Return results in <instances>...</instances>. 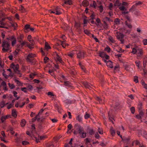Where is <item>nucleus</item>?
Masks as SVG:
<instances>
[{
    "label": "nucleus",
    "instance_id": "1",
    "mask_svg": "<svg viewBox=\"0 0 147 147\" xmlns=\"http://www.w3.org/2000/svg\"><path fill=\"white\" fill-rule=\"evenodd\" d=\"M36 57V55L35 54L29 53L27 56L26 60L27 62L35 64L36 62V59L34 58Z\"/></svg>",
    "mask_w": 147,
    "mask_h": 147
},
{
    "label": "nucleus",
    "instance_id": "2",
    "mask_svg": "<svg viewBox=\"0 0 147 147\" xmlns=\"http://www.w3.org/2000/svg\"><path fill=\"white\" fill-rule=\"evenodd\" d=\"M74 129H75V130L74 131V134L77 135L78 134L81 135V132L83 131V129L81 126L78 123L75 124L74 126Z\"/></svg>",
    "mask_w": 147,
    "mask_h": 147
},
{
    "label": "nucleus",
    "instance_id": "3",
    "mask_svg": "<svg viewBox=\"0 0 147 147\" xmlns=\"http://www.w3.org/2000/svg\"><path fill=\"white\" fill-rule=\"evenodd\" d=\"M2 46L3 47L2 50L3 52L8 51L9 50L10 44L8 42L4 40L2 41Z\"/></svg>",
    "mask_w": 147,
    "mask_h": 147
},
{
    "label": "nucleus",
    "instance_id": "4",
    "mask_svg": "<svg viewBox=\"0 0 147 147\" xmlns=\"http://www.w3.org/2000/svg\"><path fill=\"white\" fill-rule=\"evenodd\" d=\"M10 67L13 69V71L15 73H19V72H20V71L19 70L20 66L18 64L15 65L14 63L13 62L10 65Z\"/></svg>",
    "mask_w": 147,
    "mask_h": 147
},
{
    "label": "nucleus",
    "instance_id": "5",
    "mask_svg": "<svg viewBox=\"0 0 147 147\" xmlns=\"http://www.w3.org/2000/svg\"><path fill=\"white\" fill-rule=\"evenodd\" d=\"M117 38L121 42V44H123L124 41V40L123 39L124 35L119 32H117Z\"/></svg>",
    "mask_w": 147,
    "mask_h": 147
},
{
    "label": "nucleus",
    "instance_id": "6",
    "mask_svg": "<svg viewBox=\"0 0 147 147\" xmlns=\"http://www.w3.org/2000/svg\"><path fill=\"white\" fill-rule=\"evenodd\" d=\"M131 139V138L129 136H128V137H123V141L124 144L126 146L125 147H128L130 143V140Z\"/></svg>",
    "mask_w": 147,
    "mask_h": 147
},
{
    "label": "nucleus",
    "instance_id": "7",
    "mask_svg": "<svg viewBox=\"0 0 147 147\" xmlns=\"http://www.w3.org/2000/svg\"><path fill=\"white\" fill-rule=\"evenodd\" d=\"M54 60L56 61H59L62 65H63L64 63L62 60L61 58L57 54H56V56H55L54 57Z\"/></svg>",
    "mask_w": 147,
    "mask_h": 147
},
{
    "label": "nucleus",
    "instance_id": "8",
    "mask_svg": "<svg viewBox=\"0 0 147 147\" xmlns=\"http://www.w3.org/2000/svg\"><path fill=\"white\" fill-rule=\"evenodd\" d=\"M108 21L109 22H113V21L110 18L107 17H105V18L103 19L102 21L103 22L105 26V27H106L107 28H108V25L106 22V21Z\"/></svg>",
    "mask_w": 147,
    "mask_h": 147
},
{
    "label": "nucleus",
    "instance_id": "9",
    "mask_svg": "<svg viewBox=\"0 0 147 147\" xmlns=\"http://www.w3.org/2000/svg\"><path fill=\"white\" fill-rule=\"evenodd\" d=\"M9 40L12 41V46H14L16 42V40L15 36L13 35L11 36H9Z\"/></svg>",
    "mask_w": 147,
    "mask_h": 147
},
{
    "label": "nucleus",
    "instance_id": "10",
    "mask_svg": "<svg viewBox=\"0 0 147 147\" xmlns=\"http://www.w3.org/2000/svg\"><path fill=\"white\" fill-rule=\"evenodd\" d=\"M85 53L83 51H79L77 54V57L78 58L80 59L82 57H84Z\"/></svg>",
    "mask_w": 147,
    "mask_h": 147
},
{
    "label": "nucleus",
    "instance_id": "11",
    "mask_svg": "<svg viewBox=\"0 0 147 147\" xmlns=\"http://www.w3.org/2000/svg\"><path fill=\"white\" fill-rule=\"evenodd\" d=\"M82 84L86 88H88L90 90V88H92L91 86H92V85L91 84L90 85L86 81L83 82Z\"/></svg>",
    "mask_w": 147,
    "mask_h": 147
},
{
    "label": "nucleus",
    "instance_id": "12",
    "mask_svg": "<svg viewBox=\"0 0 147 147\" xmlns=\"http://www.w3.org/2000/svg\"><path fill=\"white\" fill-rule=\"evenodd\" d=\"M24 38V35L23 34H20V36H18L17 38L18 42L20 43L22 42Z\"/></svg>",
    "mask_w": 147,
    "mask_h": 147
},
{
    "label": "nucleus",
    "instance_id": "13",
    "mask_svg": "<svg viewBox=\"0 0 147 147\" xmlns=\"http://www.w3.org/2000/svg\"><path fill=\"white\" fill-rule=\"evenodd\" d=\"M138 51V56L139 57H141L143 55V50L142 49L138 48L137 49Z\"/></svg>",
    "mask_w": 147,
    "mask_h": 147
},
{
    "label": "nucleus",
    "instance_id": "14",
    "mask_svg": "<svg viewBox=\"0 0 147 147\" xmlns=\"http://www.w3.org/2000/svg\"><path fill=\"white\" fill-rule=\"evenodd\" d=\"M54 11H55V13L56 15H59L61 14L62 13L60 10V9L57 7L54 9Z\"/></svg>",
    "mask_w": 147,
    "mask_h": 147
},
{
    "label": "nucleus",
    "instance_id": "15",
    "mask_svg": "<svg viewBox=\"0 0 147 147\" xmlns=\"http://www.w3.org/2000/svg\"><path fill=\"white\" fill-rule=\"evenodd\" d=\"M142 105L143 104L142 102L140 101H139L137 107L138 111L142 110Z\"/></svg>",
    "mask_w": 147,
    "mask_h": 147
},
{
    "label": "nucleus",
    "instance_id": "16",
    "mask_svg": "<svg viewBox=\"0 0 147 147\" xmlns=\"http://www.w3.org/2000/svg\"><path fill=\"white\" fill-rule=\"evenodd\" d=\"M107 66L109 67L112 68H113V62L110 60H109L107 62L106 64Z\"/></svg>",
    "mask_w": 147,
    "mask_h": 147
},
{
    "label": "nucleus",
    "instance_id": "17",
    "mask_svg": "<svg viewBox=\"0 0 147 147\" xmlns=\"http://www.w3.org/2000/svg\"><path fill=\"white\" fill-rule=\"evenodd\" d=\"M135 10V7L134 6H133L132 7L129 9V11H124L122 13H123L125 14H127L129 13V12L130 11H133Z\"/></svg>",
    "mask_w": 147,
    "mask_h": 147
},
{
    "label": "nucleus",
    "instance_id": "18",
    "mask_svg": "<svg viewBox=\"0 0 147 147\" xmlns=\"http://www.w3.org/2000/svg\"><path fill=\"white\" fill-rule=\"evenodd\" d=\"M82 5L84 7H87L89 5V2L87 0H84L82 2Z\"/></svg>",
    "mask_w": 147,
    "mask_h": 147
},
{
    "label": "nucleus",
    "instance_id": "19",
    "mask_svg": "<svg viewBox=\"0 0 147 147\" xmlns=\"http://www.w3.org/2000/svg\"><path fill=\"white\" fill-rule=\"evenodd\" d=\"M16 112V110L14 109H12L11 111L12 116L15 118H16L17 116Z\"/></svg>",
    "mask_w": 147,
    "mask_h": 147
},
{
    "label": "nucleus",
    "instance_id": "20",
    "mask_svg": "<svg viewBox=\"0 0 147 147\" xmlns=\"http://www.w3.org/2000/svg\"><path fill=\"white\" fill-rule=\"evenodd\" d=\"M26 121L24 119H22L21 120V122L20 123V124L22 127H24L26 123Z\"/></svg>",
    "mask_w": 147,
    "mask_h": 147
},
{
    "label": "nucleus",
    "instance_id": "21",
    "mask_svg": "<svg viewBox=\"0 0 147 147\" xmlns=\"http://www.w3.org/2000/svg\"><path fill=\"white\" fill-rule=\"evenodd\" d=\"M72 2L71 0H64V3L66 5H71L72 4Z\"/></svg>",
    "mask_w": 147,
    "mask_h": 147
},
{
    "label": "nucleus",
    "instance_id": "22",
    "mask_svg": "<svg viewBox=\"0 0 147 147\" xmlns=\"http://www.w3.org/2000/svg\"><path fill=\"white\" fill-rule=\"evenodd\" d=\"M19 10L21 11L22 13H24L26 12V10L24 7L22 5H20V7Z\"/></svg>",
    "mask_w": 147,
    "mask_h": 147
},
{
    "label": "nucleus",
    "instance_id": "23",
    "mask_svg": "<svg viewBox=\"0 0 147 147\" xmlns=\"http://www.w3.org/2000/svg\"><path fill=\"white\" fill-rule=\"evenodd\" d=\"M45 48L47 50L51 49V47L49 45V44L48 42H46L45 43Z\"/></svg>",
    "mask_w": 147,
    "mask_h": 147
},
{
    "label": "nucleus",
    "instance_id": "24",
    "mask_svg": "<svg viewBox=\"0 0 147 147\" xmlns=\"http://www.w3.org/2000/svg\"><path fill=\"white\" fill-rule=\"evenodd\" d=\"M121 5V3L119 2V0H116L114 4L115 6H119Z\"/></svg>",
    "mask_w": 147,
    "mask_h": 147
},
{
    "label": "nucleus",
    "instance_id": "25",
    "mask_svg": "<svg viewBox=\"0 0 147 147\" xmlns=\"http://www.w3.org/2000/svg\"><path fill=\"white\" fill-rule=\"evenodd\" d=\"M76 119L80 123H82V117L80 115H78L76 117Z\"/></svg>",
    "mask_w": 147,
    "mask_h": 147
},
{
    "label": "nucleus",
    "instance_id": "26",
    "mask_svg": "<svg viewBox=\"0 0 147 147\" xmlns=\"http://www.w3.org/2000/svg\"><path fill=\"white\" fill-rule=\"evenodd\" d=\"M10 24H11V26L14 27V30H16V29L17 27H18V25L16 23H12L11 22L10 23Z\"/></svg>",
    "mask_w": 147,
    "mask_h": 147
},
{
    "label": "nucleus",
    "instance_id": "27",
    "mask_svg": "<svg viewBox=\"0 0 147 147\" xmlns=\"http://www.w3.org/2000/svg\"><path fill=\"white\" fill-rule=\"evenodd\" d=\"M111 134L112 136H114L115 134V131L114 129H113V127H111L110 128Z\"/></svg>",
    "mask_w": 147,
    "mask_h": 147
},
{
    "label": "nucleus",
    "instance_id": "28",
    "mask_svg": "<svg viewBox=\"0 0 147 147\" xmlns=\"http://www.w3.org/2000/svg\"><path fill=\"white\" fill-rule=\"evenodd\" d=\"M80 22H75V27L76 28V29H78L80 27Z\"/></svg>",
    "mask_w": 147,
    "mask_h": 147
},
{
    "label": "nucleus",
    "instance_id": "29",
    "mask_svg": "<svg viewBox=\"0 0 147 147\" xmlns=\"http://www.w3.org/2000/svg\"><path fill=\"white\" fill-rule=\"evenodd\" d=\"M21 49H22V47H21L20 45L19 44H17L16 45V50H17L18 51V52H19L20 51Z\"/></svg>",
    "mask_w": 147,
    "mask_h": 147
},
{
    "label": "nucleus",
    "instance_id": "30",
    "mask_svg": "<svg viewBox=\"0 0 147 147\" xmlns=\"http://www.w3.org/2000/svg\"><path fill=\"white\" fill-rule=\"evenodd\" d=\"M114 22L117 25L119 24L120 23V20L118 18L115 19Z\"/></svg>",
    "mask_w": 147,
    "mask_h": 147
},
{
    "label": "nucleus",
    "instance_id": "31",
    "mask_svg": "<svg viewBox=\"0 0 147 147\" xmlns=\"http://www.w3.org/2000/svg\"><path fill=\"white\" fill-rule=\"evenodd\" d=\"M109 39L112 43H114L115 42V40L113 38V37L110 36L109 38Z\"/></svg>",
    "mask_w": 147,
    "mask_h": 147
},
{
    "label": "nucleus",
    "instance_id": "32",
    "mask_svg": "<svg viewBox=\"0 0 147 147\" xmlns=\"http://www.w3.org/2000/svg\"><path fill=\"white\" fill-rule=\"evenodd\" d=\"M14 80L15 82H16L17 84L18 85V86H22V83H21V82L18 80H17L16 79H15Z\"/></svg>",
    "mask_w": 147,
    "mask_h": 147
},
{
    "label": "nucleus",
    "instance_id": "33",
    "mask_svg": "<svg viewBox=\"0 0 147 147\" xmlns=\"http://www.w3.org/2000/svg\"><path fill=\"white\" fill-rule=\"evenodd\" d=\"M99 56L101 58H103L104 57L105 55V54L104 53L102 52L99 51Z\"/></svg>",
    "mask_w": 147,
    "mask_h": 147
},
{
    "label": "nucleus",
    "instance_id": "34",
    "mask_svg": "<svg viewBox=\"0 0 147 147\" xmlns=\"http://www.w3.org/2000/svg\"><path fill=\"white\" fill-rule=\"evenodd\" d=\"M84 130L83 129V131L81 132L82 136H81V137L84 138H85L86 136V133L84 132Z\"/></svg>",
    "mask_w": 147,
    "mask_h": 147
},
{
    "label": "nucleus",
    "instance_id": "35",
    "mask_svg": "<svg viewBox=\"0 0 147 147\" xmlns=\"http://www.w3.org/2000/svg\"><path fill=\"white\" fill-rule=\"evenodd\" d=\"M27 44H28V42L24 41L22 42L20 44V46H21V47L23 48V47L25 45H26Z\"/></svg>",
    "mask_w": 147,
    "mask_h": 147
},
{
    "label": "nucleus",
    "instance_id": "36",
    "mask_svg": "<svg viewBox=\"0 0 147 147\" xmlns=\"http://www.w3.org/2000/svg\"><path fill=\"white\" fill-rule=\"evenodd\" d=\"M8 85L11 89H13L15 88V86L13 84H11L9 83L8 84Z\"/></svg>",
    "mask_w": 147,
    "mask_h": 147
},
{
    "label": "nucleus",
    "instance_id": "37",
    "mask_svg": "<svg viewBox=\"0 0 147 147\" xmlns=\"http://www.w3.org/2000/svg\"><path fill=\"white\" fill-rule=\"evenodd\" d=\"M147 63V59H146L145 58L144 59V60L143 61V66L144 67H145L146 66V63Z\"/></svg>",
    "mask_w": 147,
    "mask_h": 147
},
{
    "label": "nucleus",
    "instance_id": "38",
    "mask_svg": "<svg viewBox=\"0 0 147 147\" xmlns=\"http://www.w3.org/2000/svg\"><path fill=\"white\" fill-rule=\"evenodd\" d=\"M104 50L105 51H107V52L109 53L110 52L111 49L108 46H107L105 48Z\"/></svg>",
    "mask_w": 147,
    "mask_h": 147
},
{
    "label": "nucleus",
    "instance_id": "39",
    "mask_svg": "<svg viewBox=\"0 0 147 147\" xmlns=\"http://www.w3.org/2000/svg\"><path fill=\"white\" fill-rule=\"evenodd\" d=\"M5 104L4 101H2L1 102H0V106L1 107V108H3L5 106Z\"/></svg>",
    "mask_w": 147,
    "mask_h": 147
},
{
    "label": "nucleus",
    "instance_id": "40",
    "mask_svg": "<svg viewBox=\"0 0 147 147\" xmlns=\"http://www.w3.org/2000/svg\"><path fill=\"white\" fill-rule=\"evenodd\" d=\"M47 95L48 96L50 95L51 96H55L56 97V95H55L53 92H49L47 93Z\"/></svg>",
    "mask_w": 147,
    "mask_h": 147
},
{
    "label": "nucleus",
    "instance_id": "41",
    "mask_svg": "<svg viewBox=\"0 0 147 147\" xmlns=\"http://www.w3.org/2000/svg\"><path fill=\"white\" fill-rule=\"evenodd\" d=\"M94 130L93 129H90L89 131V134L91 135H92L93 134H94Z\"/></svg>",
    "mask_w": 147,
    "mask_h": 147
},
{
    "label": "nucleus",
    "instance_id": "42",
    "mask_svg": "<svg viewBox=\"0 0 147 147\" xmlns=\"http://www.w3.org/2000/svg\"><path fill=\"white\" fill-rule=\"evenodd\" d=\"M84 33L88 35H89L90 34H91L90 32V31L87 29H86L84 31Z\"/></svg>",
    "mask_w": 147,
    "mask_h": 147
},
{
    "label": "nucleus",
    "instance_id": "43",
    "mask_svg": "<svg viewBox=\"0 0 147 147\" xmlns=\"http://www.w3.org/2000/svg\"><path fill=\"white\" fill-rule=\"evenodd\" d=\"M130 111L132 114H134L135 112V108L134 107H131L130 108Z\"/></svg>",
    "mask_w": 147,
    "mask_h": 147
},
{
    "label": "nucleus",
    "instance_id": "44",
    "mask_svg": "<svg viewBox=\"0 0 147 147\" xmlns=\"http://www.w3.org/2000/svg\"><path fill=\"white\" fill-rule=\"evenodd\" d=\"M137 49H136L135 48H134L132 49V51L131 52V53L135 54L137 53Z\"/></svg>",
    "mask_w": 147,
    "mask_h": 147
},
{
    "label": "nucleus",
    "instance_id": "45",
    "mask_svg": "<svg viewBox=\"0 0 147 147\" xmlns=\"http://www.w3.org/2000/svg\"><path fill=\"white\" fill-rule=\"evenodd\" d=\"M134 81L136 83H138V77L135 76L134 77Z\"/></svg>",
    "mask_w": 147,
    "mask_h": 147
},
{
    "label": "nucleus",
    "instance_id": "46",
    "mask_svg": "<svg viewBox=\"0 0 147 147\" xmlns=\"http://www.w3.org/2000/svg\"><path fill=\"white\" fill-rule=\"evenodd\" d=\"M22 145H26L29 144V142L26 141H24L22 142Z\"/></svg>",
    "mask_w": 147,
    "mask_h": 147
},
{
    "label": "nucleus",
    "instance_id": "47",
    "mask_svg": "<svg viewBox=\"0 0 147 147\" xmlns=\"http://www.w3.org/2000/svg\"><path fill=\"white\" fill-rule=\"evenodd\" d=\"M3 75L4 77L5 78L7 79L8 78V76L6 75L5 73V71L4 69L3 70Z\"/></svg>",
    "mask_w": 147,
    "mask_h": 147
},
{
    "label": "nucleus",
    "instance_id": "48",
    "mask_svg": "<svg viewBox=\"0 0 147 147\" xmlns=\"http://www.w3.org/2000/svg\"><path fill=\"white\" fill-rule=\"evenodd\" d=\"M99 8L100 11V13H102L103 10V8L102 5H100L98 7Z\"/></svg>",
    "mask_w": 147,
    "mask_h": 147
},
{
    "label": "nucleus",
    "instance_id": "49",
    "mask_svg": "<svg viewBox=\"0 0 147 147\" xmlns=\"http://www.w3.org/2000/svg\"><path fill=\"white\" fill-rule=\"evenodd\" d=\"M139 112V115H140L141 117L143 116L144 115V113L143 112L142 110L138 111Z\"/></svg>",
    "mask_w": 147,
    "mask_h": 147
},
{
    "label": "nucleus",
    "instance_id": "50",
    "mask_svg": "<svg viewBox=\"0 0 147 147\" xmlns=\"http://www.w3.org/2000/svg\"><path fill=\"white\" fill-rule=\"evenodd\" d=\"M119 9L121 11L126 10V9H125V7L124 6H121L119 7Z\"/></svg>",
    "mask_w": 147,
    "mask_h": 147
},
{
    "label": "nucleus",
    "instance_id": "51",
    "mask_svg": "<svg viewBox=\"0 0 147 147\" xmlns=\"http://www.w3.org/2000/svg\"><path fill=\"white\" fill-rule=\"evenodd\" d=\"M126 25L128 26V27L130 28H132V26L131 24H129L127 21L125 22Z\"/></svg>",
    "mask_w": 147,
    "mask_h": 147
},
{
    "label": "nucleus",
    "instance_id": "52",
    "mask_svg": "<svg viewBox=\"0 0 147 147\" xmlns=\"http://www.w3.org/2000/svg\"><path fill=\"white\" fill-rule=\"evenodd\" d=\"M90 115L89 114L86 113L84 116L85 119H87L90 117Z\"/></svg>",
    "mask_w": 147,
    "mask_h": 147
},
{
    "label": "nucleus",
    "instance_id": "53",
    "mask_svg": "<svg viewBox=\"0 0 147 147\" xmlns=\"http://www.w3.org/2000/svg\"><path fill=\"white\" fill-rule=\"evenodd\" d=\"M21 90L25 93H27V89L26 87L22 88Z\"/></svg>",
    "mask_w": 147,
    "mask_h": 147
},
{
    "label": "nucleus",
    "instance_id": "54",
    "mask_svg": "<svg viewBox=\"0 0 147 147\" xmlns=\"http://www.w3.org/2000/svg\"><path fill=\"white\" fill-rule=\"evenodd\" d=\"M49 58L47 57H45L44 59V62L45 63H46L47 62V61L49 59Z\"/></svg>",
    "mask_w": 147,
    "mask_h": 147
},
{
    "label": "nucleus",
    "instance_id": "55",
    "mask_svg": "<svg viewBox=\"0 0 147 147\" xmlns=\"http://www.w3.org/2000/svg\"><path fill=\"white\" fill-rule=\"evenodd\" d=\"M6 119L5 117V116H2L1 118V121L2 123H3L4 122V121L6 120Z\"/></svg>",
    "mask_w": 147,
    "mask_h": 147
},
{
    "label": "nucleus",
    "instance_id": "56",
    "mask_svg": "<svg viewBox=\"0 0 147 147\" xmlns=\"http://www.w3.org/2000/svg\"><path fill=\"white\" fill-rule=\"evenodd\" d=\"M119 51H117L118 53H123L124 51V50L122 49L121 47H119Z\"/></svg>",
    "mask_w": 147,
    "mask_h": 147
},
{
    "label": "nucleus",
    "instance_id": "57",
    "mask_svg": "<svg viewBox=\"0 0 147 147\" xmlns=\"http://www.w3.org/2000/svg\"><path fill=\"white\" fill-rule=\"evenodd\" d=\"M60 42H61V45L62 46V47L64 48H65V47L66 45L64 43L65 41H60Z\"/></svg>",
    "mask_w": 147,
    "mask_h": 147
},
{
    "label": "nucleus",
    "instance_id": "58",
    "mask_svg": "<svg viewBox=\"0 0 147 147\" xmlns=\"http://www.w3.org/2000/svg\"><path fill=\"white\" fill-rule=\"evenodd\" d=\"M32 45L31 44H30L28 43V44H26V46L28 47L30 49H32L34 48V47H32Z\"/></svg>",
    "mask_w": 147,
    "mask_h": 147
},
{
    "label": "nucleus",
    "instance_id": "59",
    "mask_svg": "<svg viewBox=\"0 0 147 147\" xmlns=\"http://www.w3.org/2000/svg\"><path fill=\"white\" fill-rule=\"evenodd\" d=\"M124 66L125 67V69H126L127 71L128 70V68L129 67V65H127V64H125L124 65Z\"/></svg>",
    "mask_w": 147,
    "mask_h": 147
},
{
    "label": "nucleus",
    "instance_id": "60",
    "mask_svg": "<svg viewBox=\"0 0 147 147\" xmlns=\"http://www.w3.org/2000/svg\"><path fill=\"white\" fill-rule=\"evenodd\" d=\"M94 137L97 139H99L100 138V136L97 132L95 134Z\"/></svg>",
    "mask_w": 147,
    "mask_h": 147
},
{
    "label": "nucleus",
    "instance_id": "61",
    "mask_svg": "<svg viewBox=\"0 0 147 147\" xmlns=\"http://www.w3.org/2000/svg\"><path fill=\"white\" fill-rule=\"evenodd\" d=\"M30 25L29 24H26L24 26V29H25L26 30H27L28 29H29L30 28Z\"/></svg>",
    "mask_w": 147,
    "mask_h": 147
},
{
    "label": "nucleus",
    "instance_id": "62",
    "mask_svg": "<svg viewBox=\"0 0 147 147\" xmlns=\"http://www.w3.org/2000/svg\"><path fill=\"white\" fill-rule=\"evenodd\" d=\"M140 61H136L135 62L136 64V65L137 66H138V67H139V65H140Z\"/></svg>",
    "mask_w": 147,
    "mask_h": 147
},
{
    "label": "nucleus",
    "instance_id": "63",
    "mask_svg": "<svg viewBox=\"0 0 147 147\" xmlns=\"http://www.w3.org/2000/svg\"><path fill=\"white\" fill-rule=\"evenodd\" d=\"M96 5L97 4L96 1H93V5L92 6V7H93L94 8H96Z\"/></svg>",
    "mask_w": 147,
    "mask_h": 147
},
{
    "label": "nucleus",
    "instance_id": "64",
    "mask_svg": "<svg viewBox=\"0 0 147 147\" xmlns=\"http://www.w3.org/2000/svg\"><path fill=\"white\" fill-rule=\"evenodd\" d=\"M143 42L144 45H147V39H144L143 40Z\"/></svg>",
    "mask_w": 147,
    "mask_h": 147
}]
</instances>
